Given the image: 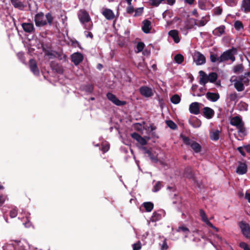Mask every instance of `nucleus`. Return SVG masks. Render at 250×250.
I'll return each mask as SVG.
<instances>
[{"label":"nucleus","mask_w":250,"mask_h":250,"mask_svg":"<svg viewBox=\"0 0 250 250\" xmlns=\"http://www.w3.org/2000/svg\"><path fill=\"white\" fill-rule=\"evenodd\" d=\"M137 142L142 146H145L147 144L146 140L142 136H141V137L139 138V140H138Z\"/></svg>","instance_id":"4d7b16f0"},{"label":"nucleus","mask_w":250,"mask_h":250,"mask_svg":"<svg viewBox=\"0 0 250 250\" xmlns=\"http://www.w3.org/2000/svg\"><path fill=\"white\" fill-rule=\"evenodd\" d=\"M149 4L150 5L157 7L161 3L160 0H149Z\"/></svg>","instance_id":"79ce46f5"},{"label":"nucleus","mask_w":250,"mask_h":250,"mask_svg":"<svg viewBox=\"0 0 250 250\" xmlns=\"http://www.w3.org/2000/svg\"><path fill=\"white\" fill-rule=\"evenodd\" d=\"M180 101H181V98L177 94H175V95H173L170 98L171 102L174 104H179L180 102Z\"/></svg>","instance_id":"e433bc0d"},{"label":"nucleus","mask_w":250,"mask_h":250,"mask_svg":"<svg viewBox=\"0 0 250 250\" xmlns=\"http://www.w3.org/2000/svg\"><path fill=\"white\" fill-rule=\"evenodd\" d=\"M29 65L30 70L35 75H39L40 74V71L37 66V63L35 60L31 59L29 60Z\"/></svg>","instance_id":"f8f14e48"},{"label":"nucleus","mask_w":250,"mask_h":250,"mask_svg":"<svg viewBox=\"0 0 250 250\" xmlns=\"http://www.w3.org/2000/svg\"><path fill=\"white\" fill-rule=\"evenodd\" d=\"M177 231L178 232L183 231L184 233H185L186 234H188L189 232V229L187 227H186L185 226H179L178 228Z\"/></svg>","instance_id":"ea45409f"},{"label":"nucleus","mask_w":250,"mask_h":250,"mask_svg":"<svg viewBox=\"0 0 250 250\" xmlns=\"http://www.w3.org/2000/svg\"><path fill=\"white\" fill-rule=\"evenodd\" d=\"M230 124L231 125L237 127L244 124V122L242 121L240 117L236 116L231 118Z\"/></svg>","instance_id":"a211bd4d"},{"label":"nucleus","mask_w":250,"mask_h":250,"mask_svg":"<svg viewBox=\"0 0 250 250\" xmlns=\"http://www.w3.org/2000/svg\"><path fill=\"white\" fill-rule=\"evenodd\" d=\"M50 67L53 71L58 74H62L63 73L62 66L56 62L52 61L50 62Z\"/></svg>","instance_id":"9b49d317"},{"label":"nucleus","mask_w":250,"mask_h":250,"mask_svg":"<svg viewBox=\"0 0 250 250\" xmlns=\"http://www.w3.org/2000/svg\"><path fill=\"white\" fill-rule=\"evenodd\" d=\"M78 18L82 23L90 21V17L88 13L84 10H81L79 12Z\"/></svg>","instance_id":"6e6552de"},{"label":"nucleus","mask_w":250,"mask_h":250,"mask_svg":"<svg viewBox=\"0 0 250 250\" xmlns=\"http://www.w3.org/2000/svg\"><path fill=\"white\" fill-rule=\"evenodd\" d=\"M220 131L218 130H215L210 135V138L213 141H216L219 139Z\"/></svg>","instance_id":"2f4dec72"},{"label":"nucleus","mask_w":250,"mask_h":250,"mask_svg":"<svg viewBox=\"0 0 250 250\" xmlns=\"http://www.w3.org/2000/svg\"><path fill=\"white\" fill-rule=\"evenodd\" d=\"M139 91L141 94L146 97H150L153 94L151 88L146 86L141 87Z\"/></svg>","instance_id":"ddd939ff"},{"label":"nucleus","mask_w":250,"mask_h":250,"mask_svg":"<svg viewBox=\"0 0 250 250\" xmlns=\"http://www.w3.org/2000/svg\"><path fill=\"white\" fill-rule=\"evenodd\" d=\"M194 21V25H196L199 27H202L205 26L208 22V20H206L205 17H203L202 20L197 22V20L193 19Z\"/></svg>","instance_id":"7c9ffc66"},{"label":"nucleus","mask_w":250,"mask_h":250,"mask_svg":"<svg viewBox=\"0 0 250 250\" xmlns=\"http://www.w3.org/2000/svg\"><path fill=\"white\" fill-rule=\"evenodd\" d=\"M134 11L135 10L132 5H128L126 9L127 13L129 14H132L134 12Z\"/></svg>","instance_id":"864d4df0"},{"label":"nucleus","mask_w":250,"mask_h":250,"mask_svg":"<svg viewBox=\"0 0 250 250\" xmlns=\"http://www.w3.org/2000/svg\"><path fill=\"white\" fill-rule=\"evenodd\" d=\"M21 26L25 32L31 33L35 31V27L32 23L23 22L21 24Z\"/></svg>","instance_id":"f3484780"},{"label":"nucleus","mask_w":250,"mask_h":250,"mask_svg":"<svg viewBox=\"0 0 250 250\" xmlns=\"http://www.w3.org/2000/svg\"><path fill=\"white\" fill-rule=\"evenodd\" d=\"M147 154L152 162L156 163L158 161L157 157L152 153L151 150L150 151V153Z\"/></svg>","instance_id":"37998d69"},{"label":"nucleus","mask_w":250,"mask_h":250,"mask_svg":"<svg viewBox=\"0 0 250 250\" xmlns=\"http://www.w3.org/2000/svg\"><path fill=\"white\" fill-rule=\"evenodd\" d=\"M218 78V75L215 72H211L208 76V81L210 83H214L216 82Z\"/></svg>","instance_id":"72a5a7b5"},{"label":"nucleus","mask_w":250,"mask_h":250,"mask_svg":"<svg viewBox=\"0 0 250 250\" xmlns=\"http://www.w3.org/2000/svg\"><path fill=\"white\" fill-rule=\"evenodd\" d=\"M161 215L158 213L154 212L153 213V215L152 216V221H156L159 220L161 218Z\"/></svg>","instance_id":"3c124183"},{"label":"nucleus","mask_w":250,"mask_h":250,"mask_svg":"<svg viewBox=\"0 0 250 250\" xmlns=\"http://www.w3.org/2000/svg\"><path fill=\"white\" fill-rule=\"evenodd\" d=\"M241 6L242 10L245 13L250 12V0H243Z\"/></svg>","instance_id":"b1692460"},{"label":"nucleus","mask_w":250,"mask_h":250,"mask_svg":"<svg viewBox=\"0 0 250 250\" xmlns=\"http://www.w3.org/2000/svg\"><path fill=\"white\" fill-rule=\"evenodd\" d=\"M222 8L220 7H216L213 9V12L215 15H220L222 13Z\"/></svg>","instance_id":"8fccbe9b"},{"label":"nucleus","mask_w":250,"mask_h":250,"mask_svg":"<svg viewBox=\"0 0 250 250\" xmlns=\"http://www.w3.org/2000/svg\"><path fill=\"white\" fill-rule=\"evenodd\" d=\"M133 250H140L142 248V244L140 241L132 245Z\"/></svg>","instance_id":"49530a36"},{"label":"nucleus","mask_w":250,"mask_h":250,"mask_svg":"<svg viewBox=\"0 0 250 250\" xmlns=\"http://www.w3.org/2000/svg\"><path fill=\"white\" fill-rule=\"evenodd\" d=\"M135 14L134 15V17L140 16L141 15L143 12V8H138L135 10Z\"/></svg>","instance_id":"09e8293b"},{"label":"nucleus","mask_w":250,"mask_h":250,"mask_svg":"<svg viewBox=\"0 0 250 250\" xmlns=\"http://www.w3.org/2000/svg\"><path fill=\"white\" fill-rule=\"evenodd\" d=\"M167 125L172 129H176L177 128L176 124L172 120H167L166 121Z\"/></svg>","instance_id":"4c0bfd02"},{"label":"nucleus","mask_w":250,"mask_h":250,"mask_svg":"<svg viewBox=\"0 0 250 250\" xmlns=\"http://www.w3.org/2000/svg\"><path fill=\"white\" fill-rule=\"evenodd\" d=\"M200 75L199 83L201 85H205V84L208 82V76L203 71L200 70L199 72Z\"/></svg>","instance_id":"6ab92c4d"},{"label":"nucleus","mask_w":250,"mask_h":250,"mask_svg":"<svg viewBox=\"0 0 250 250\" xmlns=\"http://www.w3.org/2000/svg\"><path fill=\"white\" fill-rule=\"evenodd\" d=\"M85 35L87 38L89 37L91 39H93V35L91 32H85Z\"/></svg>","instance_id":"338daca9"},{"label":"nucleus","mask_w":250,"mask_h":250,"mask_svg":"<svg viewBox=\"0 0 250 250\" xmlns=\"http://www.w3.org/2000/svg\"><path fill=\"white\" fill-rule=\"evenodd\" d=\"M234 86L235 88L238 92L242 91L245 89V86L244 83L239 78L238 80H237L234 83Z\"/></svg>","instance_id":"a878e982"},{"label":"nucleus","mask_w":250,"mask_h":250,"mask_svg":"<svg viewBox=\"0 0 250 250\" xmlns=\"http://www.w3.org/2000/svg\"><path fill=\"white\" fill-rule=\"evenodd\" d=\"M200 215L202 220L209 227L212 228L216 232L218 231V229L214 226L213 224L208 220L205 212L202 209L199 210Z\"/></svg>","instance_id":"423d86ee"},{"label":"nucleus","mask_w":250,"mask_h":250,"mask_svg":"<svg viewBox=\"0 0 250 250\" xmlns=\"http://www.w3.org/2000/svg\"><path fill=\"white\" fill-rule=\"evenodd\" d=\"M229 99L230 101L236 103L238 101V96L236 93H231L229 95Z\"/></svg>","instance_id":"a19ab883"},{"label":"nucleus","mask_w":250,"mask_h":250,"mask_svg":"<svg viewBox=\"0 0 250 250\" xmlns=\"http://www.w3.org/2000/svg\"><path fill=\"white\" fill-rule=\"evenodd\" d=\"M145 47V44L143 42H139L136 46L137 52H140L143 51Z\"/></svg>","instance_id":"c03bdc74"},{"label":"nucleus","mask_w":250,"mask_h":250,"mask_svg":"<svg viewBox=\"0 0 250 250\" xmlns=\"http://www.w3.org/2000/svg\"><path fill=\"white\" fill-rule=\"evenodd\" d=\"M141 135L136 132L133 133L131 134V137L135 140H136L137 141L139 140V138L141 137Z\"/></svg>","instance_id":"052dcab7"},{"label":"nucleus","mask_w":250,"mask_h":250,"mask_svg":"<svg viewBox=\"0 0 250 250\" xmlns=\"http://www.w3.org/2000/svg\"><path fill=\"white\" fill-rule=\"evenodd\" d=\"M239 165L236 168V172L240 175H243L247 172V166L245 163L239 162Z\"/></svg>","instance_id":"dca6fc26"},{"label":"nucleus","mask_w":250,"mask_h":250,"mask_svg":"<svg viewBox=\"0 0 250 250\" xmlns=\"http://www.w3.org/2000/svg\"><path fill=\"white\" fill-rule=\"evenodd\" d=\"M144 207L147 212L151 211L154 208V205L150 202H145L143 204Z\"/></svg>","instance_id":"473e14b6"},{"label":"nucleus","mask_w":250,"mask_h":250,"mask_svg":"<svg viewBox=\"0 0 250 250\" xmlns=\"http://www.w3.org/2000/svg\"><path fill=\"white\" fill-rule=\"evenodd\" d=\"M162 187V182L160 181L157 182L155 186H154V188L153 189V191L154 192H157L159 191Z\"/></svg>","instance_id":"a18cd8bd"},{"label":"nucleus","mask_w":250,"mask_h":250,"mask_svg":"<svg viewBox=\"0 0 250 250\" xmlns=\"http://www.w3.org/2000/svg\"><path fill=\"white\" fill-rule=\"evenodd\" d=\"M54 18L51 13L48 12L44 15L43 12H39L36 14L34 17L35 25L37 27H43L47 24L51 26L53 24Z\"/></svg>","instance_id":"f257e3e1"},{"label":"nucleus","mask_w":250,"mask_h":250,"mask_svg":"<svg viewBox=\"0 0 250 250\" xmlns=\"http://www.w3.org/2000/svg\"><path fill=\"white\" fill-rule=\"evenodd\" d=\"M141 149L143 150L144 153L145 154H146L150 153V151L151 150H152V149L151 148H150L149 149H148L146 146H142L141 147Z\"/></svg>","instance_id":"680f3d73"},{"label":"nucleus","mask_w":250,"mask_h":250,"mask_svg":"<svg viewBox=\"0 0 250 250\" xmlns=\"http://www.w3.org/2000/svg\"><path fill=\"white\" fill-rule=\"evenodd\" d=\"M193 60L197 65H201L206 62V58L200 52H196L193 56Z\"/></svg>","instance_id":"0eeeda50"},{"label":"nucleus","mask_w":250,"mask_h":250,"mask_svg":"<svg viewBox=\"0 0 250 250\" xmlns=\"http://www.w3.org/2000/svg\"><path fill=\"white\" fill-rule=\"evenodd\" d=\"M83 56L81 53H74L71 55V61L75 65L79 64L83 61Z\"/></svg>","instance_id":"9d476101"},{"label":"nucleus","mask_w":250,"mask_h":250,"mask_svg":"<svg viewBox=\"0 0 250 250\" xmlns=\"http://www.w3.org/2000/svg\"><path fill=\"white\" fill-rule=\"evenodd\" d=\"M160 1L161 3L164 2L165 3H167L170 5H173L176 1L175 0H160Z\"/></svg>","instance_id":"6e6d98bb"},{"label":"nucleus","mask_w":250,"mask_h":250,"mask_svg":"<svg viewBox=\"0 0 250 250\" xmlns=\"http://www.w3.org/2000/svg\"><path fill=\"white\" fill-rule=\"evenodd\" d=\"M245 198L250 203V193L246 192L245 193Z\"/></svg>","instance_id":"774afa93"},{"label":"nucleus","mask_w":250,"mask_h":250,"mask_svg":"<svg viewBox=\"0 0 250 250\" xmlns=\"http://www.w3.org/2000/svg\"><path fill=\"white\" fill-rule=\"evenodd\" d=\"M148 128L150 129V130L151 131L156 130L157 128L156 126L154 125L153 123H150L149 124V126Z\"/></svg>","instance_id":"69168bd1"},{"label":"nucleus","mask_w":250,"mask_h":250,"mask_svg":"<svg viewBox=\"0 0 250 250\" xmlns=\"http://www.w3.org/2000/svg\"><path fill=\"white\" fill-rule=\"evenodd\" d=\"M11 2L15 8L20 10H23L25 7L23 2L20 0H11Z\"/></svg>","instance_id":"393cba45"},{"label":"nucleus","mask_w":250,"mask_h":250,"mask_svg":"<svg viewBox=\"0 0 250 250\" xmlns=\"http://www.w3.org/2000/svg\"><path fill=\"white\" fill-rule=\"evenodd\" d=\"M237 52V48L234 47L224 51L220 56V62H223L229 60H230L232 62H234L235 61V55L236 54Z\"/></svg>","instance_id":"f03ea898"},{"label":"nucleus","mask_w":250,"mask_h":250,"mask_svg":"<svg viewBox=\"0 0 250 250\" xmlns=\"http://www.w3.org/2000/svg\"><path fill=\"white\" fill-rule=\"evenodd\" d=\"M83 24H84L85 28L87 30H90L93 26V23L91 20L85 22V23H83Z\"/></svg>","instance_id":"de8ad7c7"},{"label":"nucleus","mask_w":250,"mask_h":250,"mask_svg":"<svg viewBox=\"0 0 250 250\" xmlns=\"http://www.w3.org/2000/svg\"><path fill=\"white\" fill-rule=\"evenodd\" d=\"M184 175L186 178L192 179L195 183L197 182L193 170L190 167H188L185 168Z\"/></svg>","instance_id":"1a4fd4ad"},{"label":"nucleus","mask_w":250,"mask_h":250,"mask_svg":"<svg viewBox=\"0 0 250 250\" xmlns=\"http://www.w3.org/2000/svg\"><path fill=\"white\" fill-rule=\"evenodd\" d=\"M203 115L206 118L211 119L214 115V111L210 107H205L203 109Z\"/></svg>","instance_id":"aec40b11"},{"label":"nucleus","mask_w":250,"mask_h":250,"mask_svg":"<svg viewBox=\"0 0 250 250\" xmlns=\"http://www.w3.org/2000/svg\"><path fill=\"white\" fill-rule=\"evenodd\" d=\"M174 61L178 64H181L184 60V56L181 54H178L174 56Z\"/></svg>","instance_id":"c9c22d12"},{"label":"nucleus","mask_w":250,"mask_h":250,"mask_svg":"<svg viewBox=\"0 0 250 250\" xmlns=\"http://www.w3.org/2000/svg\"><path fill=\"white\" fill-rule=\"evenodd\" d=\"M250 78V71L246 72L243 75L240 76L239 78L244 83V85H248L250 83V80L249 78Z\"/></svg>","instance_id":"5701e85b"},{"label":"nucleus","mask_w":250,"mask_h":250,"mask_svg":"<svg viewBox=\"0 0 250 250\" xmlns=\"http://www.w3.org/2000/svg\"><path fill=\"white\" fill-rule=\"evenodd\" d=\"M142 23L143 26L142 27V29L143 31L146 34L150 33L151 29V21L148 20H145L143 21Z\"/></svg>","instance_id":"2eb2a0df"},{"label":"nucleus","mask_w":250,"mask_h":250,"mask_svg":"<svg viewBox=\"0 0 250 250\" xmlns=\"http://www.w3.org/2000/svg\"><path fill=\"white\" fill-rule=\"evenodd\" d=\"M206 97L212 102H216L220 98V95L217 93H212L208 92L206 93Z\"/></svg>","instance_id":"412c9836"},{"label":"nucleus","mask_w":250,"mask_h":250,"mask_svg":"<svg viewBox=\"0 0 250 250\" xmlns=\"http://www.w3.org/2000/svg\"><path fill=\"white\" fill-rule=\"evenodd\" d=\"M18 214V210L16 208H13L10 210L9 215L11 218H15Z\"/></svg>","instance_id":"603ef678"},{"label":"nucleus","mask_w":250,"mask_h":250,"mask_svg":"<svg viewBox=\"0 0 250 250\" xmlns=\"http://www.w3.org/2000/svg\"><path fill=\"white\" fill-rule=\"evenodd\" d=\"M102 14L108 20H113L115 18V15L113 12L110 9H105L103 11Z\"/></svg>","instance_id":"4be33fe9"},{"label":"nucleus","mask_w":250,"mask_h":250,"mask_svg":"<svg viewBox=\"0 0 250 250\" xmlns=\"http://www.w3.org/2000/svg\"><path fill=\"white\" fill-rule=\"evenodd\" d=\"M168 35L173 38L175 43H178L180 42L178 32L176 30H171L169 31Z\"/></svg>","instance_id":"bb28decb"},{"label":"nucleus","mask_w":250,"mask_h":250,"mask_svg":"<svg viewBox=\"0 0 250 250\" xmlns=\"http://www.w3.org/2000/svg\"><path fill=\"white\" fill-rule=\"evenodd\" d=\"M167 249H168V246L167 245L166 240H164L163 242L162 245H161V250H167Z\"/></svg>","instance_id":"bf43d9fd"},{"label":"nucleus","mask_w":250,"mask_h":250,"mask_svg":"<svg viewBox=\"0 0 250 250\" xmlns=\"http://www.w3.org/2000/svg\"><path fill=\"white\" fill-rule=\"evenodd\" d=\"M210 61L213 62H217L218 63H221L220 62V57H218L217 54L211 52L210 54Z\"/></svg>","instance_id":"c756f323"},{"label":"nucleus","mask_w":250,"mask_h":250,"mask_svg":"<svg viewBox=\"0 0 250 250\" xmlns=\"http://www.w3.org/2000/svg\"><path fill=\"white\" fill-rule=\"evenodd\" d=\"M225 26L224 25L220 26L213 31V34L216 36H221L225 33Z\"/></svg>","instance_id":"cd10ccee"},{"label":"nucleus","mask_w":250,"mask_h":250,"mask_svg":"<svg viewBox=\"0 0 250 250\" xmlns=\"http://www.w3.org/2000/svg\"><path fill=\"white\" fill-rule=\"evenodd\" d=\"M93 89V86L91 84L87 85L84 87L85 91L89 93L92 92Z\"/></svg>","instance_id":"5fc2aeb1"},{"label":"nucleus","mask_w":250,"mask_h":250,"mask_svg":"<svg viewBox=\"0 0 250 250\" xmlns=\"http://www.w3.org/2000/svg\"><path fill=\"white\" fill-rule=\"evenodd\" d=\"M182 138L184 143L186 145L190 146L195 153H199L201 151V146L199 144L185 136H182Z\"/></svg>","instance_id":"7ed1b4c3"},{"label":"nucleus","mask_w":250,"mask_h":250,"mask_svg":"<svg viewBox=\"0 0 250 250\" xmlns=\"http://www.w3.org/2000/svg\"><path fill=\"white\" fill-rule=\"evenodd\" d=\"M237 150L238 151L241 153V154L243 156H246V153L245 152H244V150H243V147H242V146H239L237 148Z\"/></svg>","instance_id":"e2e57ef3"},{"label":"nucleus","mask_w":250,"mask_h":250,"mask_svg":"<svg viewBox=\"0 0 250 250\" xmlns=\"http://www.w3.org/2000/svg\"><path fill=\"white\" fill-rule=\"evenodd\" d=\"M189 124L194 127H199L201 125V122L196 117H193L189 120Z\"/></svg>","instance_id":"c85d7f7f"},{"label":"nucleus","mask_w":250,"mask_h":250,"mask_svg":"<svg viewBox=\"0 0 250 250\" xmlns=\"http://www.w3.org/2000/svg\"><path fill=\"white\" fill-rule=\"evenodd\" d=\"M234 26L236 30H240L244 28L242 22L239 21H235Z\"/></svg>","instance_id":"58836bf2"},{"label":"nucleus","mask_w":250,"mask_h":250,"mask_svg":"<svg viewBox=\"0 0 250 250\" xmlns=\"http://www.w3.org/2000/svg\"><path fill=\"white\" fill-rule=\"evenodd\" d=\"M239 246L244 250L246 248L248 247L249 245L244 242H241L239 244Z\"/></svg>","instance_id":"0e129e2a"},{"label":"nucleus","mask_w":250,"mask_h":250,"mask_svg":"<svg viewBox=\"0 0 250 250\" xmlns=\"http://www.w3.org/2000/svg\"><path fill=\"white\" fill-rule=\"evenodd\" d=\"M240 227L243 235L247 239L250 240V226L245 221H241L239 223Z\"/></svg>","instance_id":"20e7f679"},{"label":"nucleus","mask_w":250,"mask_h":250,"mask_svg":"<svg viewBox=\"0 0 250 250\" xmlns=\"http://www.w3.org/2000/svg\"><path fill=\"white\" fill-rule=\"evenodd\" d=\"M107 98L117 106H123L126 104V102L124 101H120L117 97L110 92L106 94Z\"/></svg>","instance_id":"39448f33"},{"label":"nucleus","mask_w":250,"mask_h":250,"mask_svg":"<svg viewBox=\"0 0 250 250\" xmlns=\"http://www.w3.org/2000/svg\"><path fill=\"white\" fill-rule=\"evenodd\" d=\"M189 112L193 114L197 115L200 113L199 104L197 102H194L189 105Z\"/></svg>","instance_id":"4468645a"},{"label":"nucleus","mask_w":250,"mask_h":250,"mask_svg":"<svg viewBox=\"0 0 250 250\" xmlns=\"http://www.w3.org/2000/svg\"><path fill=\"white\" fill-rule=\"evenodd\" d=\"M238 129V132L244 133L245 132V128L244 127V123L241 125L236 127Z\"/></svg>","instance_id":"13d9d810"},{"label":"nucleus","mask_w":250,"mask_h":250,"mask_svg":"<svg viewBox=\"0 0 250 250\" xmlns=\"http://www.w3.org/2000/svg\"><path fill=\"white\" fill-rule=\"evenodd\" d=\"M243 70H244V66L242 63L238 64L235 65L233 67V72L235 73H239L242 72L243 71Z\"/></svg>","instance_id":"f704fd0d"}]
</instances>
